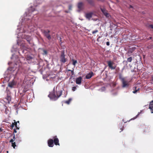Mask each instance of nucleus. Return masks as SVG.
<instances>
[{
	"label": "nucleus",
	"instance_id": "obj_28",
	"mask_svg": "<svg viewBox=\"0 0 153 153\" xmlns=\"http://www.w3.org/2000/svg\"><path fill=\"white\" fill-rule=\"evenodd\" d=\"M132 60V58L131 57H130L127 59V61L128 62H131V61Z\"/></svg>",
	"mask_w": 153,
	"mask_h": 153
},
{
	"label": "nucleus",
	"instance_id": "obj_22",
	"mask_svg": "<svg viewBox=\"0 0 153 153\" xmlns=\"http://www.w3.org/2000/svg\"><path fill=\"white\" fill-rule=\"evenodd\" d=\"M100 9H101V11H102V13L104 14H105V13L107 12V11L105 10V9L101 8Z\"/></svg>",
	"mask_w": 153,
	"mask_h": 153
},
{
	"label": "nucleus",
	"instance_id": "obj_8",
	"mask_svg": "<svg viewBox=\"0 0 153 153\" xmlns=\"http://www.w3.org/2000/svg\"><path fill=\"white\" fill-rule=\"evenodd\" d=\"M15 135L14 134V136L13 137V139H11L10 141V142L11 143L12 146L14 149H15L16 146V142H14V141L15 140Z\"/></svg>",
	"mask_w": 153,
	"mask_h": 153
},
{
	"label": "nucleus",
	"instance_id": "obj_44",
	"mask_svg": "<svg viewBox=\"0 0 153 153\" xmlns=\"http://www.w3.org/2000/svg\"><path fill=\"white\" fill-rule=\"evenodd\" d=\"M121 130V131H120V132H121V131H122L123 130V129L122 128H121L120 129Z\"/></svg>",
	"mask_w": 153,
	"mask_h": 153
},
{
	"label": "nucleus",
	"instance_id": "obj_5",
	"mask_svg": "<svg viewBox=\"0 0 153 153\" xmlns=\"http://www.w3.org/2000/svg\"><path fill=\"white\" fill-rule=\"evenodd\" d=\"M50 32V31L49 30H43L42 31L44 35L46 36L48 40H50L51 39V37L50 35L49 34V33Z\"/></svg>",
	"mask_w": 153,
	"mask_h": 153
},
{
	"label": "nucleus",
	"instance_id": "obj_36",
	"mask_svg": "<svg viewBox=\"0 0 153 153\" xmlns=\"http://www.w3.org/2000/svg\"><path fill=\"white\" fill-rule=\"evenodd\" d=\"M150 81L151 83H153V74L152 76L151 79L150 80Z\"/></svg>",
	"mask_w": 153,
	"mask_h": 153
},
{
	"label": "nucleus",
	"instance_id": "obj_12",
	"mask_svg": "<svg viewBox=\"0 0 153 153\" xmlns=\"http://www.w3.org/2000/svg\"><path fill=\"white\" fill-rule=\"evenodd\" d=\"M133 93L136 94L138 92H139V90H140L139 88L137 87L136 86H134L133 88Z\"/></svg>",
	"mask_w": 153,
	"mask_h": 153
},
{
	"label": "nucleus",
	"instance_id": "obj_38",
	"mask_svg": "<svg viewBox=\"0 0 153 153\" xmlns=\"http://www.w3.org/2000/svg\"><path fill=\"white\" fill-rule=\"evenodd\" d=\"M106 45L107 46H109L110 45V43L109 42H107L106 43Z\"/></svg>",
	"mask_w": 153,
	"mask_h": 153
},
{
	"label": "nucleus",
	"instance_id": "obj_18",
	"mask_svg": "<svg viewBox=\"0 0 153 153\" xmlns=\"http://www.w3.org/2000/svg\"><path fill=\"white\" fill-rule=\"evenodd\" d=\"M26 39L29 44H31V42L32 40V38L30 36H29V37H27L26 38Z\"/></svg>",
	"mask_w": 153,
	"mask_h": 153
},
{
	"label": "nucleus",
	"instance_id": "obj_27",
	"mask_svg": "<svg viewBox=\"0 0 153 153\" xmlns=\"http://www.w3.org/2000/svg\"><path fill=\"white\" fill-rule=\"evenodd\" d=\"M134 51V49L132 48H130L128 51V52L130 53H132Z\"/></svg>",
	"mask_w": 153,
	"mask_h": 153
},
{
	"label": "nucleus",
	"instance_id": "obj_4",
	"mask_svg": "<svg viewBox=\"0 0 153 153\" xmlns=\"http://www.w3.org/2000/svg\"><path fill=\"white\" fill-rule=\"evenodd\" d=\"M119 78L121 80L122 83V86L124 88L128 86V84L127 81H126L124 78L122 77L121 76H119Z\"/></svg>",
	"mask_w": 153,
	"mask_h": 153
},
{
	"label": "nucleus",
	"instance_id": "obj_23",
	"mask_svg": "<svg viewBox=\"0 0 153 153\" xmlns=\"http://www.w3.org/2000/svg\"><path fill=\"white\" fill-rule=\"evenodd\" d=\"M147 48L148 49L153 48V44H151L150 45L148 46Z\"/></svg>",
	"mask_w": 153,
	"mask_h": 153
},
{
	"label": "nucleus",
	"instance_id": "obj_16",
	"mask_svg": "<svg viewBox=\"0 0 153 153\" xmlns=\"http://www.w3.org/2000/svg\"><path fill=\"white\" fill-rule=\"evenodd\" d=\"M67 71H70L71 72V73H69V76H71V77H73V75L74 74V69H73V70H71L69 69H68L67 70Z\"/></svg>",
	"mask_w": 153,
	"mask_h": 153
},
{
	"label": "nucleus",
	"instance_id": "obj_37",
	"mask_svg": "<svg viewBox=\"0 0 153 153\" xmlns=\"http://www.w3.org/2000/svg\"><path fill=\"white\" fill-rule=\"evenodd\" d=\"M72 6L71 5H70L69 6V9L70 10H71L72 9Z\"/></svg>",
	"mask_w": 153,
	"mask_h": 153
},
{
	"label": "nucleus",
	"instance_id": "obj_11",
	"mask_svg": "<svg viewBox=\"0 0 153 153\" xmlns=\"http://www.w3.org/2000/svg\"><path fill=\"white\" fill-rule=\"evenodd\" d=\"M82 79V78L81 76H79V77L77 78L76 80V83L79 85L81 83Z\"/></svg>",
	"mask_w": 153,
	"mask_h": 153
},
{
	"label": "nucleus",
	"instance_id": "obj_21",
	"mask_svg": "<svg viewBox=\"0 0 153 153\" xmlns=\"http://www.w3.org/2000/svg\"><path fill=\"white\" fill-rule=\"evenodd\" d=\"M21 47L22 48L21 49V51L23 53H24V50H26L27 48H26L24 46H22Z\"/></svg>",
	"mask_w": 153,
	"mask_h": 153
},
{
	"label": "nucleus",
	"instance_id": "obj_7",
	"mask_svg": "<svg viewBox=\"0 0 153 153\" xmlns=\"http://www.w3.org/2000/svg\"><path fill=\"white\" fill-rule=\"evenodd\" d=\"M52 139L53 140V143L56 145H60L59 143V140L56 136L53 137Z\"/></svg>",
	"mask_w": 153,
	"mask_h": 153
},
{
	"label": "nucleus",
	"instance_id": "obj_45",
	"mask_svg": "<svg viewBox=\"0 0 153 153\" xmlns=\"http://www.w3.org/2000/svg\"><path fill=\"white\" fill-rule=\"evenodd\" d=\"M17 122V123H19V121H17V122Z\"/></svg>",
	"mask_w": 153,
	"mask_h": 153
},
{
	"label": "nucleus",
	"instance_id": "obj_9",
	"mask_svg": "<svg viewBox=\"0 0 153 153\" xmlns=\"http://www.w3.org/2000/svg\"><path fill=\"white\" fill-rule=\"evenodd\" d=\"M48 146L50 147H53V139H50L48 141Z\"/></svg>",
	"mask_w": 153,
	"mask_h": 153
},
{
	"label": "nucleus",
	"instance_id": "obj_3",
	"mask_svg": "<svg viewBox=\"0 0 153 153\" xmlns=\"http://www.w3.org/2000/svg\"><path fill=\"white\" fill-rule=\"evenodd\" d=\"M65 55L64 51L62 52L60 56V61L62 63H65V62L67 59L65 57Z\"/></svg>",
	"mask_w": 153,
	"mask_h": 153
},
{
	"label": "nucleus",
	"instance_id": "obj_32",
	"mask_svg": "<svg viewBox=\"0 0 153 153\" xmlns=\"http://www.w3.org/2000/svg\"><path fill=\"white\" fill-rule=\"evenodd\" d=\"M34 10H35V9L31 7L29 11L30 12H33Z\"/></svg>",
	"mask_w": 153,
	"mask_h": 153
},
{
	"label": "nucleus",
	"instance_id": "obj_19",
	"mask_svg": "<svg viewBox=\"0 0 153 153\" xmlns=\"http://www.w3.org/2000/svg\"><path fill=\"white\" fill-rule=\"evenodd\" d=\"M92 74L93 73L91 72V73H89L86 76V78L87 79H89L92 76Z\"/></svg>",
	"mask_w": 153,
	"mask_h": 153
},
{
	"label": "nucleus",
	"instance_id": "obj_10",
	"mask_svg": "<svg viewBox=\"0 0 153 153\" xmlns=\"http://www.w3.org/2000/svg\"><path fill=\"white\" fill-rule=\"evenodd\" d=\"M149 108L150 110L151 113H153V100L150 102Z\"/></svg>",
	"mask_w": 153,
	"mask_h": 153
},
{
	"label": "nucleus",
	"instance_id": "obj_31",
	"mask_svg": "<svg viewBox=\"0 0 153 153\" xmlns=\"http://www.w3.org/2000/svg\"><path fill=\"white\" fill-rule=\"evenodd\" d=\"M106 17H108L109 16H110V15L108 13H107V12H106V13H105L104 14Z\"/></svg>",
	"mask_w": 153,
	"mask_h": 153
},
{
	"label": "nucleus",
	"instance_id": "obj_29",
	"mask_svg": "<svg viewBox=\"0 0 153 153\" xmlns=\"http://www.w3.org/2000/svg\"><path fill=\"white\" fill-rule=\"evenodd\" d=\"M32 59V57L30 56H28L27 57V60H30Z\"/></svg>",
	"mask_w": 153,
	"mask_h": 153
},
{
	"label": "nucleus",
	"instance_id": "obj_39",
	"mask_svg": "<svg viewBox=\"0 0 153 153\" xmlns=\"http://www.w3.org/2000/svg\"><path fill=\"white\" fill-rule=\"evenodd\" d=\"M149 27L152 28L153 29V25H150Z\"/></svg>",
	"mask_w": 153,
	"mask_h": 153
},
{
	"label": "nucleus",
	"instance_id": "obj_17",
	"mask_svg": "<svg viewBox=\"0 0 153 153\" xmlns=\"http://www.w3.org/2000/svg\"><path fill=\"white\" fill-rule=\"evenodd\" d=\"M83 5V4L82 2H80L78 4V7L79 9L80 10H81L82 8V6Z\"/></svg>",
	"mask_w": 153,
	"mask_h": 153
},
{
	"label": "nucleus",
	"instance_id": "obj_47",
	"mask_svg": "<svg viewBox=\"0 0 153 153\" xmlns=\"http://www.w3.org/2000/svg\"><path fill=\"white\" fill-rule=\"evenodd\" d=\"M124 123H126V122H124Z\"/></svg>",
	"mask_w": 153,
	"mask_h": 153
},
{
	"label": "nucleus",
	"instance_id": "obj_20",
	"mask_svg": "<svg viewBox=\"0 0 153 153\" xmlns=\"http://www.w3.org/2000/svg\"><path fill=\"white\" fill-rule=\"evenodd\" d=\"M88 3L92 6L94 5V2L93 0H86Z\"/></svg>",
	"mask_w": 153,
	"mask_h": 153
},
{
	"label": "nucleus",
	"instance_id": "obj_43",
	"mask_svg": "<svg viewBox=\"0 0 153 153\" xmlns=\"http://www.w3.org/2000/svg\"><path fill=\"white\" fill-rule=\"evenodd\" d=\"M129 7H130V8H132L133 7L131 5H130Z\"/></svg>",
	"mask_w": 153,
	"mask_h": 153
},
{
	"label": "nucleus",
	"instance_id": "obj_26",
	"mask_svg": "<svg viewBox=\"0 0 153 153\" xmlns=\"http://www.w3.org/2000/svg\"><path fill=\"white\" fill-rule=\"evenodd\" d=\"M6 99L8 100V101L9 102V101H11V97L10 96L7 95V96L6 97Z\"/></svg>",
	"mask_w": 153,
	"mask_h": 153
},
{
	"label": "nucleus",
	"instance_id": "obj_25",
	"mask_svg": "<svg viewBox=\"0 0 153 153\" xmlns=\"http://www.w3.org/2000/svg\"><path fill=\"white\" fill-rule=\"evenodd\" d=\"M72 61L73 62L72 64L74 66H75L76 64L77 63V61L76 60H74V59L72 60Z\"/></svg>",
	"mask_w": 153,
	"mask_h": 153
},
{
	"label": "nucleus",
	"instance_id": "obj_33",
	"mask_svg": "<svg viewBox=\"0 0 153 153\" xmlns=\"http://www.w3.org/2000/svg\"><path fill=\"white\" fill-rule=\"evenodd\" d=\"M98 30H94V31H93L92 32V33L93 34H94L97 32H98Z\"/></svg>",
	"mask_w": 153,
	"mask_h": 153
},
{
	"label": "nucleus",
	"instance_id": "obj_6",
	"mask_svg": "<svg viewBox=\"0 0 153 153\" xmlns=\"http://www.w3.org/2000/svg\"><path fill=\"white\" fill-rule=\"evenodd\" d=\"M20 134V132L19 131L18 132V134H16V136H15V140L16 143H20L21 141L20 139V136L19 135Z\"/></svg>",
	"mask_w": 153,
	"mask_h": 153
},
{
	"label": "nucleus",
	"instance_id": "obj_14",
	"mask_svg": "<svg viewBox=\"0 0 153 153\" xmlns=\"http://www.w3.org/2000/svg\"><path fill=\"white\" fill-rule=\"evenodd\" d=\"M93 14V13L91 12L87 13L85 14V17L87 19H90L92 17Z\"/></svg>",
	"mask_w": 153,
	"mask_h": 153
},
{
	"label": "nucleus",
	"instance_id": "obj_13",
	"mask_svg": "<svg viewBox=\"0 0 153 153\" xmlns=\"http://www.w3.org/2000/svg\"><path fill=\"white\" fill-rule=\"evenodd\" d=\"M14 123L15 124V127L16 128V129H14V133H16L17 132V130H19V126H18L17 124V122H16L15 120H14Z\"/></svg>",
	"mask_w": 153,
	"mask_h": 153
},
{
	"label": "nucleus",
	"instance_id": "obj_1",
	"mask_svg": "<svg viewBox=\"0 0 153 153\" xmlns=\"http://www.w3.org/2000/svg\"><path fill=\"white\" fill-rule=\"evenodd\" d=\"M62 93V91L61 90L55 91L54 88L53 91L48 95V97L53 100L56 101L61 96Z\"/></svg>",
	"mask_w": 153,
	"mask_h": 153
},
{
	"label": "nucleus",
	"instance_id": "obj_41",
	"mask_svg": "<svg viewBox=\"0 0 153 153\" xmlns=\"http://www.w3.org/2000/svg\"><path fill=\"white\" fill-rule=\"evenodd\" d=\"M44 53H45V54H47V51H46L44 50Z\"/></svg>",
	"mask_w": 153,
	"mask_h": 153
},
{
	"label": "nucleus",
	"instance_id": "obj_46",
	"mask_svg": "<svg viewBox=\"0 0 153 153\" xmlns=\"http://www.w3.org/2000/svg\"><path fill=\"white\" fill-rule=\"evenodd\" d=\"M8 152L7 151V153H8Z\"/></svg>",
	"mask_w": 153,
	"mask_h": 153
},
{
	"label": "nucleus",
	"instance_id": "obj_42",
	"mask_svg": "<svg viewBox=\"0 0 153 153\" xmlns=\"http://www.w3.org/2000/svg\"><path fill=\"white\" fill-rule=\"evenodd\" d=\"M100 38V36H99V37H98V38H97V40L98 41V39Z\"/></svg>",
	"mask_w": 153,
	"mask_h": 153
},
{
	"label": "nucleus",
	"instance_id": "obj_24",
	"mask_svg": "<svg viewBox=\"0 0 153 153\" xmlns=\"http://www.w3.org/2000/svg\"><path fill=\"white\" fill-rule=\"evenodd\" d=\"M71 100L72 99L71 98H69L68 100L66 101L65 102L67 104H69Z\"/></svg>",
	"mask_w": 153,
	"mask_h": 153
},
{
	"label": "nucleus",
	"instance_id": "obj_15",
	"mask_svg": "<svg viewBox=\"0 0 153 153\" xmlns=\"http://www.w3.org/2000/svg\"><path fill=\"white\" fill-rule=\"evenodd\" d=\"M16 84L15 82L14 81L9 82L8 83V85L9 87L11 88H13L14 85H16Z\"/></svg>",
	"mask_w": 153,
	"mask_h": 153
},
{
	"label": "nucleus",
	"instance_id": "obj_34",
	"mask_svg": "<svg viewBox=\"0 0 153 153\" xmlns=\"http://www.w3.org/2000/svg\"><path fill=\"white\" fill-rule=\"evenodd\" d=\"M139 115V114H138L136 117H134V118H133L131 119L129 121H128V122H129L130 121V120H134V119H135Z\"/></svg>",
	"mask_w": 153,
	"mask_h": 153
},
{
	"label": "nucleus",
	"instance_id": "obj_35",
	"mask_svg": "<svg viewBox=\"0 0 153 153\" xmlns=\"http://www.w3.org/2000/svg\"><path fill=\"white\" fill-rule=\"evenodd\" d=\"M15 124L14 123V122L12 123V125H11V127L12 128H13L15 126Z\"/></svg>",
	"mask_w": 153,
	"mask_h": 153
},
{
	"label": "nucleus",
	"instance_id": "obj_40",
	"mask_svg": "<svg viewBox=\"0 0 153 153\" xmlns=\"http://www.w3.org/2000/svg\"><path fill=\"white\" fill-rule=\"evenodd\" d=\"M152 39V37H150L147 38V40H149Z\"/></svg>",
	"mask_w": 153,
	"mask_h": 153
},
{
	"label": "nucleus",
	"instance_id": "obj_30",
	"mask_svg": "<svg viewBox=\"0 0 153 153\" xmlns=\"http://www.w3.org/2000/svg\"><path fill=\"white\" fill-rule=\"evenodd\" d=\"M76 86H77V85H76V86H74V87H72V90L73 91H74L76 90Z\"/></svg>",
	"mask_w": 153,
	"mask_h": 153
},
{
	"label": "nucleus",
	"instance_id": "obj_2",
	"mask_svg": "<svg viewBox=\"0 0 153 153\" xmlns=\"http://www.w3.org/2000/svg\"><path fill=\"white\" fill-rule=\"evenodd\" d=\"M108 65L110 69L111 70H114L117 67V65L113 61L111 60H109L107 61Z\"/></svg>",
	"mask_w": 153,
	"mask_h": 153
}]
</instances>
